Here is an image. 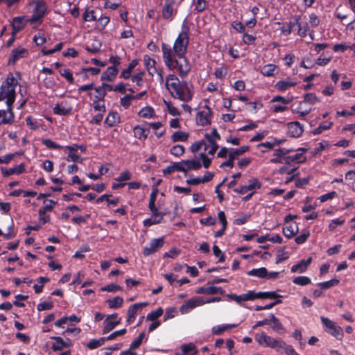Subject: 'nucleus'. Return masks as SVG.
<instances>
[{"label": "nucleus", "mask_w": 355, "mask_h": 355, "mask_svg": "<svg viewBox=\"0 0 355 355\" xmlns=\"http://www.w3.org/2000/svg\"><path fill=\"white\" fill-rule=\"evenodd\" d=\"M189 42V28L184 26L175 40L173 48L166 43L162 44V58L165 66L169 70L178 71L181 78L186 77L191 69V64L186 57Z\"/></svg>", "instance_id": "nucleus-1"}, {"label": "nucleus", "mask_w": 355, "mask_h": 355, "mask_svg": "<svg viewBox=\"0 0 355 355\" xmlns=\"http://www.w3.org/2000/svg\"><path fill=\"white\" fill-rule=\"evenodd\" d=\"M166 88L173 98L184 103L191 101L193 96L192 89L185 81L181 82L175 74H168L166 77Z\"/></svg>", "instance_id": "nucleus-2"}, {"label": "nucleus", "mask_w": 355, "mask_h": 355, "mask_svg": "<svg viewBox=\"0 0 355 355\" xmlns=\"http://www.w3.org/2000/svg\"><path fill=\"white\" fill-rule=\"evenodd\" d=\"M17 85V79L11 75L2 83L0 87V101L6 99L8 110H10V107L15 101V88Z\"/></svg>", "instance_id": "nucleus-3"}, {"label": "nucleus", "mask_w": 355, "mask_h": 355, "mask_svg": "<svg viewBox=\"0 0 355 355\" xmlns=\"http://www.w3.org/2000/svg\"><path fill=\"white\" fill-rule=\"evenodd\" d=\"M255 340L260 345L270 347L277 351L284 349L286 345L281 338H274L268 336L265 332H261L260 335L257 334Z\"/></svg>", "instance_id": "nucleus-4"}, {"label": "nucleus", "mask_w": 355, "mask_h": 355, "mask_svg": "<svg viewBox=\"0 0 355 355\" xmlns=\"http://www.w3.org/2000/svg\"><path fill=\"white\" fill-rule=\"evenodd\" d=\"M320 320L322 322L323 328L327 333L333 336L338 340H341L343 338V329L339 325H338L336 322L324 316H321Z\"/></svg>", "instance_id": "nucleus-5"}, {"label": "nucleus", "mask_w": 355, "mask_h": 355, "mask_svg": "<svg viewBox=\"0 0 355 355\" xmlns=\"http://www.w3.org/2000/svg\"><path fill=\"white\" fill-rule=\"evenodd\" d=\"M31 5H34L33 14L31 17L28 19V22L35 24L37 21H42L47 10V6L45 1H32V3H30V6Z\"/></svg>", "instance_id": "nucleus-6"}, {"label": "nucleus", "mask_w": 355, "mask_h": 355, "mask_svg": "<svg viewBox=\"0 0 355 355\" xmlns=\"http://www.w3.org/2000/svg\"><path fill=\"white\" fill-rule=\"evenodd\" d=\"M249 146H243L239 148L234 149L228 154V159L222 162L219 167L223 168L224 167L233 168L234 166V160L240 155L249 150Z\"/></svg>", "instance_id": "nucleus-7"}, {"label": "nucleus", "mask_w": 355, "mask_h": 355, "mask_svg": "<svg viewBox=\"0 0 355 355\" xmlns=\"http://www.w3.org/2000/svg\"><path fill=\"white\" fill-rule=\"evenodd\" d=\"M213 112L211 109L207 105L203 107V110L198 112L196 114V123L199 125L205 126L210 125Z\"/></svg>", "instance_id": "nucleus-8"}, {"label": "nucleus", "mask_w": 355, "mask_h": 355, "mask_svg": "<svg viewBox=\"0 0 355 355\" xmlns=\"http://www.w3.org/2000/svg\"><path fill=\"white\" fill-rule=\"evenodd\" d=\"M148 304V302H140L130 305L127 311V324H132L135 320L139 312L141 311V309Z\"/></svg>", "instance_id": "nucleus-9"}, {"label": "nucleus", "mask_w": 355, "mask_h": 355, "mask_svg": "<svg viewBox=\"0 0 355 355\" xmlns=\"http://www.w3.org/2000/svg\"><path fill=\"white\" fill-rule=\"evenodd\" d=\"M164 243V238H157L151 240L149 243V246H145L143 249V254L145 257H148L155 252H157L159 249H160Z\"/></svg>", "instance_id": "nucleus-10"}, {"label": "nucleus", "mask_w": 355, "mask_h": 355, "mask_svg": "<svg viewBox=\"0 0 355 355\" xmlns=\"http://www.w3.org/2000/svg\"><path fill=\"white\" fill-rule=\"evenodd\" d=\"M205 302L199 297H192L186 301L180 307L181 314H187L197 306L203 305Z\"/></svg>", "instance_id": "nucleus-11"}, {"label": "nucleus", "mask_w": 355, "mask_h": 355, "mask_svg": "<svg viewBox=\"0 0 355 355\" xmlns=\"http://www.w3.org/2000/svg\"><path fill=\"white\" fill-rule=\"evenodd\" d=\"M28 51L25 48H15L12 50L8 58V64H15L21 58L28 56Z\"/></svg>", "instance_id": "nucleus-12"}, {"label": "nucleus", "mask_w": 355, "mask_h": 355, "mask_svg": "<svg viewBox=\"0 0 355 355\" xmlns=\"http://www.w3.org/2000/svg\"><path fill=\"white\" fill-rule=\"evenodd\" d=\"M151 211V216L148 218L145 219L143 221V224L145 227H150L153 225H157L162 223L164 220V216L166 215V213L164 211H159L157 209V214H154L153 211Z\"/></svg>", "instance_id": "nucleus-13"}, {"label": "nucleus", "mask_w": 355, "mask_h": 355, "mask_svg": "<svg viewBox=\"0 0 355 355\" xmlns=\"http://www.w3.org/2000/svg\"><path fill=\"white\" fill-rule=\"evenodd\" d=\"M28 22V19L26 16H17L12 19L11 22L12 32L13 35H17L19 32L22 31Z\"/></svg>", "instance_id": "nucleus-14"}, {"label": "nucleus", "mask_w": 355, "mask_h": 355, "mask_svg": "<svg viewBox=\"0 0 355 355\" xmlns=\"http://www.w3.org/2000/svg\"><path fill=\"white\" fill-rule=\"evenodd\" d=\"M288 135L294 138L300 137L303 132L304 127L299 121H292L288 123Z\"/></svg>", "instance_id": "nucleus-15"}, {"label": "nucleus", "mask_w": 355, "mask_h": 355, "mask_svg": "<svg viewBox=\"0 0 355 355\" xmlns=\"http://www.w3.org/2000/svg\"><path fill=\"white\" fill-rule=\"evenodd\" d=\"M298 19H301V17L295 16L291 19H290L288 22L284 23L280 28L282 34H283L284 36L290 35L291 32L294 31V28L297 26V24H298Z\"/></svg>", "instance_id": "nucleus-16"}, {"label": "nucleus", "mask_w": 355, "mask_h": 355, "mask_svg": "<svg viewBox=\"0 0 355 355\" xmlns=\"http://www.w3.org/2000/svg\"><path fill=\"white\" fill-rule=\"evenodd\" d=\"M301 153H297L293 155H288L284 157V163L286 164H291L293 162L296 163H304L306 161V157L303 155L304 153L306 152V149L300 148L297 150Z\"/></svg>", "instance_id": "nucleus-17"}, {"label": "nucleus", "mask_w": 355, "mask_h": 355, "mask_svg": "<svg viewBox=\"0 0 355 355\" xmlns=\"http://www.w3.org/2000/svg\"><path fill=\"white\" fill-rule=\"evenodd\" d=\"M71 106L67 101H62L60 103L55 104L53 108L55 114L60 116H66L71 113Z\"/></svg>", "instance_id": "nucleus-18"}, {"label": "nucleus", "mask_w": 355, "mask_h": 355, "mask_svg": "<svg viewBox=\"0 0 355 355\" xmlns=\"http://www.w3.org/2000/svg\"><path fill=\"white\" fill-rule=\"evenodd\" d=\"M293 149H286L284 148H280L278 149L275 150L273 153V155L276 157L272 158L270 159V162L275 163V164H282L284 163V157L289 154L290 153L293 152Z\"/></svg>", "instance_id": "nucleus-19"}, {"label": "nucleus", "mask_w": 355, "mask_h": 355, "mask_svg": "<svg viewBox=\"0 0 355 355\" xmlns=\"http://www.w3.org/2000/svg\"><path fill=\"white\" fill-rule=\"evenodd\" d=\"M121 123V116L117 112L111 111L107 115L104 123L109 128L118 125Z\"/></svg>", "instance_id": "nucleus-20"}, {"label": "nucleus", "mask_w": 355, "mask_h": 355, "mask_svg": "<svg viewBox=\"0 0 355 355\" xmlns=\"http://www.w3.org/2000/svg\"><path fill=\"white\" fill-rule=\"evenodd\" d=\"M101 46L102 43L101 40L96 37H94L90 39L86 44L85 50L92 54H96L100 51Z\"/></svg>", "instance_id": "nucleus-21"}, {"label": "nucleus", "mask_w": 355, "mask_h": 355, "mask_svg": "<svg viewBox=\"0 0 355 355\" xmlns=\"http://www.w3.org/2000/svg\"><path fill=\"white\" fill-rule=\"evenodd\" d=\"M1 171L3 177H8L13 174H21L25 172V164L21 163L19 165L8 169L5 167H1Z\"/></svg>", "instance_id": "nucleus-22"}, {"label": "nucleus", "mask_w": 355, "mask_h": 355, "mask_svg": "<svg viewBox=\"0 0 355 355\" xmlns=\"http://www.w3.org/2000/svg\"><path fill=\"white\" fill-rule=\"evenodd\" d=\"M196 293L198 294H207V295H215L217 293H220L221 295L225 293V290L222 287H216V286H202L199 287L196 290Z\"/></svg>", "instance_id": "nucleus-23"}, {"label": "nucleus", "mask_w": 355, "mask_h": 355, "mask_svg": "<svg viewBox=\"0 0 355 355\" xmlns=\"http://www.w3.org/2000/svg\"><path fill=\"white\" fill-rule=\"evenodd\" d=\"M162 17L166 19H170L173 14H176L177 10L175 8V1H166L162 8Z\"/></svg>", "instance_id": "nucleus-24"}, {"label": "nucleus", "mask_w": 355, "mask_h": 355, "mask_svg": "<svg viewBox=\"0 0 355 355\" xmlns=\"http://www.w3.org/2000/svg\"><path fill=\"white\" fill-rule=\"evenodd\" d=\"M304 105V103L302 101L299 102L297 107L291 109L292 112L298 114L299 118L301 119H304V117L308 115L312 110L311 106L305 107Z\"/></svg>", "instance_id": "nucleus-25"}, {"label": "nucleus", "mask_w": 355, "mask_h": 355, "mask_svg": "<svg viewBox=\"0 0 355 355\" xmlns=\"http://www.w3.org/2000/svg\"><path fill=\"white\" fill-rule=\"evenodd\" d=\"M144 62L145 67L149 75L153 76L155 73L157 72V70L155 67L156 61L155 59L150 58L148 55H144Z\"/></svg>", "instance_id": "nucleus-26"}, {"label": "nucleus", "mask_w": 355, "mask_h": 355, "mask_svg": "<svg viewBox=\"0 0 355 355\" xmlns=\"http://www.w3.org/2000/svg\"><path fill=\"white\" fill-rule=\"evenodd\" d=\"M312 258L309 257L307 259L302 260L300 262L297 263V264L293 265L291 267V272H299L300 273L304 272L306 270L309 266L311 263Z\"/></svg>", "instance_id": "nucleus-27"}, {"label": "nucleus", "mask_w": 355, "mask_h": 355, "mask_svg": "<svg viewBox=\"0 0 355 355\" xmlns=\"http://www.w3.org/2000/svg\"><path fill=\"white\" fill-rule=\"evenodd\" d=\"M119 70L115 67H108L107 69L103 71L101 74V80H107V81H113L117 73Z\"/></svg>", "instance_id": "nucleus-28"}, {"label": "nucleus", "mask_w": 355, "mask_h": 355, "mask_svg": "<svg viewBox=\"0 0 355 355\" xmlns=\"http://www.w3.org/2000/svg\"><path fill=\"white\" fill-rule=\"evenodd\" d=\"M297 85L296 82L292 81L290 78L286 80H281L277 82L275 87L280 92H285L289 89L291 87H294Z\"/></svg>", "instance_id": "nucleus-29"}, {"label": "nucleus", "mask_w": 355, "mask_h": 355, "mask_svg": "<svg viewBox=\"0 0 355 355\" xmlns=\"http://www.w3.org/2000/svg\"><path fill=\"white\" fill-rule=\"evenodd\" d=\"M278 72V67L273 64H268L262 67L261 73L267 77L274 76Z\"/></svg>", "instance_id": "nucleus-30"}, {"label": "nucleus", "mask_w": 355, "mask_h": 355, "mask_svg": "<svg viewBox=\"0 0 355 355\" xmlns=\"http://www.w3.org/2000/svg\"><path fill=\"white\" fill-rule=\"evenodd\" d=\"M149 130L144 128L141 125H137L134 127L133 132L135 137L140 140H145L147 139L149 134Z\"/></svg>", "instance_id": "nucleus-31"}, {"label": "nucleus", "mask_w": 355, "mask_h": 355, "mask_svg": "<svg viewBox=\"0 0 355 355\" xmlns=\"http://www.w3.org/2000/svg\"><path fill=\"white\" fill-rule=\"evenodd\" d=\"M139 64V60L134 59L132 60L128 64V67L123 69L121 71L120 75V78L123 79H129L130 78L132 71L135 68V67Z\"/></svg>", "instance_id": "nucleus-32"}, {"label": "nucleus", "mask_w": 355, "mask_h": 355, "mask_svg": "<svg viewBox=\"0 0 355 355\" xmlns=\"http://www.w3.org/2000/svg\"><path fill=\"white\" fill-rule=\"evenodd\" d=\"M158 193V189L157 186L153 187L152 192L150 194L149 202H148V209L150 211H153L154 214H157V207L155 205V202L157 199V196Z\"/></svg>", "instance_id": "nucleus-33"}, {"label": "nucleus", "mask_w": 355, "mask_h": 355, "mask_svg": "<svg viewBox=\"0 0 355 355\" xmlns=\"http://www.w3.org/2000/svg\"><path fill=\"white\" fill-rule=\"evenodd\" d=\"M57 203L58 202L53 200H44V206L38 210V214L42 216L46 214L47 211H52Z\"/></svg>", "instance_id": "nucleus-34"}, {"label": "nucleus", "mask_w": 355, "mask_h": 355, "mask_svg": "<svg viewBox=\"0 0 355 355\" xmlns=\"http://www.w3.org/2000/svg\"><path fill=\"white\" fill-rule=\"evenodd\" d=\"M298 231L299 228L297 223L290 224L289 225L283 228V234L288 239H291L295 236Z\"/></svg>", "instance_id": "nucleus-35"}, {"label": "nucleus", "mask_w": 355, "mask_h": 355, "mask_svg": "<svg viewBox=\"0 0 355 355\" xmlns=\"http://www.w3.org/2000/svg\"><path fill=\"white\" fill-rule=\"evenodd\" d=\"M14 113L12 112V106L10 107V110H5L4 114L2 115L0 119V123L1 124H12L14 122Z\"/></svg>", "instance_id": "nucleus-36"}, {"label": "nucleus", "mask_w": 355, "mask_h": 355, "mask_svg": "<svg viewBox=\"0 0 355 355\" xmlns=\"http://www.w3.org/2000/svg\"><path fill=\"white\" fill-rule=\"evenodd\" d=\"M184 164L186 173H187L190 170H198L202 166L200 161L195 159L184 160Z\"/></svg>", "instance_id": "nucleus-37"}, {"label": "nucleus", "mask_w": 355, "mask_h": 355, "mask_svg": "<svg viewBox=\"0 0 355 355\" xmlns=\"http://www.w3.org/2000/svg\"><path fill=\"white\" fill-rule=\"evenodd\" d=\"M247 275L250 277H257L259 278H266L268 275V270L266 268H253L247 272Z\"/></svg>", "instance_id": "nucleus-38"}, {"label": "nucleus", "mask_w": 355, "mask_h": 355, "mask_svg": "<svg viewBox=\"0 0 355 355\" xmlns=\"http://www.w3.org/2000/svg\"><path fill=\"white\" fill-rule=\"evenodd\" d=\"M333 124L334 123L332 121H322L319 124L318 128H316L315 129H314L313 130L312 133L314 135H320L323 131L331 129V127L333 126Z\"/></svg>", "instance_id": "nucleus-39"}, {"label": "nucleus", "mask_w": 355, "mask_h": 355, "mask_svg": "<svg viewBox=\"0 0 355 355\" xmlns=\"http://www.w3.org/2000/svg\"><path fill=\"white\" fill-rule=\"evenodd\" d=\"M104 328L103 330V334H107L111 331L116 326L121 323V318H119L117 320L112 321L108 318H106L104 322Z\"/></svg>", "instance_id": "nucleus-40"}, {"label": "nucleus", "mask_w": 355, "mask_h": 355, "mask_svg": "<svg viewBox=\"0 0 355 355\" xmlns=\"http://www.w3.org/2000/svg\"><path fill=\"white\" fill-rule=\"evenodd\" d=\"M54 340V343L52 344L51 349L54 352L61 351L65 347L64 339L60 336H53L51 338Z\"/></svg>", "instance_id": "nucleus-41"}, {"label": "nucleus", "mask_w": 355, "mask_h": 355, "mask_svg": "<svg viewBox=\"0 0 355 355\" xmlns=\"http://www.w3.org/2000/svg\"><path fill=\"white\" fill-rule=\"evenodd\" d=\"M262 186L261 182L256 178H252L248 180V184L245 185L248 191H255L260 189Z\"/></svg>", "instance_id": "nucleus-42"}, {"label": "nucleus", "mask_w": 355, "mask_h": 355, "mask_svg": "<svg viewBox=\"0 0 355 355\" xmlns=\"http://www.w3.org/2000/svg\"><path fill=\"white\" fill-rule=\"evenodd\" d=\"M297 35L301 37H305L309 31V24L307 22L302 23L300 22V19H298V24H297Z\"/></svg>", "instance_id": "nucleus-43"}, {"label": "nucleus", "mask_w": 355, "mask_h": 355, "mask_svg": "<svg viewBox=\"0 0 355 355\" xmlns=\"http://www.w3.org/2000/svg\"><path fill=\"white\" fill-rule=\"evenodd\" d=\"M123 302V300L120 296H116L112 299L106 300V303L108 304L110 309H118L120 308Z\"/></svg>", "instance_id": "nucleus-44"}, {"label": "nucleus", "mask_w": 355, "mask_h": 355, "mask_svg": "<svg viewBox=\"0 0 355 355\" xmlns=\"http://www.w3.org/2000/svg\"><path fill=\"white\" fill-rule=\"evenodd\" d=\"M181 349L184 355H196L198 352L195 345L193 343L184 344Z\"/></svg>", "instance_id": "nucleus-45"}, {"label": "nucleus", "mask_w": 355, "mask_h": 355, "mask_svg": "<svg viewBox=\"0 0 355 355\" xmlns=\"http://www.w3.org/2000/svg\"><path fill=\"white\" fill-rule=\"evenodd\" d=\"M25 121H26V125L31 130H37L41 125V123L36 119L33 118L32 116H28L26 118Z\"/></svg>", "instance_id": "nucleus-46"}, {"label": "nucleus", "mask_w": 355, "mask_h": 355, "mask_svg": "<svg viewBox=\"0 0 355 355\" xmlns=\"http://www.w3.org/2000/svg\"><path fill=\"white\" fill-rule=\"evenodd\" d=\"M189 136V133L182 131H177L172 135L171 139L173 142L186 141Z\"/></svg>", "instance_id": "nucleus-47"}, {"label": "nucleus", "mask_w": 355, "mask_h": 355, "mask_svg": "<svg viewBox=\"0 0 355 355\" xmlns=\"http://www.w3.org/2000/svg\"><path fill=\"white\" fill-rule=\"evenodd\" d=\"M164 310L158 307L155 311H150L147 314L146 320L149 321H157V320L163 315Z\"/></svg>", "instance_id": "nucleus-48"}, {"label": "nucleus", "mask_w": 355, "mask_h": 355, "mask_svg": "<svg viewBox=\"0 0 355 355\" xmlns=\"http://www.w3.org/2000/svg\"><path fill=\"white\" fill-rule=\"evenodd\" d=\"M236 326H237L236 324L217 325V326H214V327H212L211 331H212L213 334L220 335L223 331H226V330H227L229 329H231V328H233V327H236Z\"/></svg>", "instance_id": "nucleus-49"}, {"label": "nucleus", "mask_w": 355, "mask_h": 355, "mask_svg": "<svg viewBox=\"0 0 355 355\" xmlns=\"http://www.w3.org/2000/svg\"><path fill=\"white\" fill-rule=\"evenodd\" d=\"M138 114L141 117L150 119L155 114V111L152 107L146 106L139 112Z\"/></svg>", "instance_id": "nucleus-50"}, {"label": "nucleus", "mask_w": 355, "mask_h": 355, "mask_svg": "<svg viewBox=\"0 0 355 355\" xmlns=\"http://www.w3.org/2000/svg\"><path fill=\"white\" fill-rule=\"evenodd\" d=\"M340 281L338 279H332L329 281L318 283V286L320 287L321 289L326 290L331 287L336 286L339 284Z\"/></svg>", "instance_id": "nucleus-51"}, {"label": "nucleus", "mask_w": 355, "mask_h": 355, "mask_svg": "<svg viewBox=\"0 0 355 355\" xmlns=\"http://www.w3.org/2000/svg\"><path fill=\"white\" fill-rule=\"evenodd\" d=\"M105 341V337H102L100 338L99 339H92L87 343V347L89 349H94L103 345Z\"/></svg>", "instance_id": "nucleus-52"}, {"label": "nucleus", "mask_w": 355, "mask_h": 355, "mask_svg": "<svg viewBox=\"0 0 355 355\" xmlns=\"http://www.w3.org/2000/svg\"><path fill=\"white\" fill-rule=\"evenodd\" d=\"M42 144H44L48 149L60 150L63 148V146L52 141L50 139H43L42 140Z\"/></svg>", "instance_id": "nucleus-53"}, {"label": "nucleus", "mask_w": 355, "mask_h": 355, "mask_svg": "<svg viewBox=\"0 0 355 355\" xmlns=\"http://www.w3.org/2000/svg\"><path fill=\"white\" fill-rule=\"evenodd\" d=\"M302 101L304 103V104L308 103L310 105H313L319 101V100L314 93H306L304 95Z\"/></svg>", "instance_id": "nucleus-54"}, {"label": "nucleus", "mask_w": 355, "mask_h": 355, "mask_svg": "<svg viewBox=\"0 0 355 355\" xmlns=\"http://www.w3.org/2000/svg\"><path fill=\"white\" fill-rule=\"evenodd\" d=\"M205 138L207 139V142L211 146V148L208 151V154L214 155L219 147L217 142L214 141V139H211L210 137H208V133H206L205 135Z\"/></svg>", "instance_id": "nucleus-55"}, {"label": "nucleus", "mask_w": 355, "mask_h": 355, "mask_svg": "<svg viewBox=\"0 0 355 355\" xmlns=\"http://www.w3.org/2000/svg\"><path fill=\"white\" fill-rule=\"evenodd\" d=\"M281 295L275 291L258 292V299H277Z\"/></svg>", "instance_id": "nucleus-56"}, {"label": "nucleus", "mask_w": 355, "mask_h": 355, "mask_svg": "<svg viewBox=\"0 0 355 355\" xmlns=\"http://www.w3.org/2000/svg\"><path fill=\"white\" fill-rule=\"evenodd\" d=\"M270 322L272 323V329L275 331H279L284 329L282 324L279 322V319L275 316L273 313L270 314Z\"/></svg>", "instance_id": "nucleus-57"}, {"label": "nucleus", "mask_w": 355, "mask_h": 355, "mask_svg": "<svg viewBox=\"0 0 355 355\" xmlns=\"http://www.w3.org/2000/svg\"><path fill=\"white\" fill-rule=\"evenodd\" d=\"M83 19L85 21H94L97 20V16L94 10L86 9L83 15Z\"/></svg>", "instance_id": "nucleus-58"}, {"label": "nucleus", "mask_w": 355, "mask_h": 355, "mask_svg": "<svg viewBox=\"0 0 355 355\" xmlns=\"http://www.w3.org/2000/svg\"><path fill=\"white\" fill-rule=\"evenodd\" d=\"M145 75V71H139L130 76L131 80L135 83L137 86L141 87L143 85V77Z\"/></svg>", "instance_id": "nucleus-59"}, {"label": "nucleus", "mask_w": 355, "mask_h": 355, "mask_svg": "<svg viewBox=\"0 0 355 355\" xmlns=\"http://www.w3.org/2000/svg\"><path fill=\"white\" fill-rule=\"evenodd\" d=\"M202 146H205V150H207V146L206 145V142L205 140L202 139L200 141H196L194 143H193L191 146H190V150L193 153H197L198 150H200V149L202 147Z\"/></svg>", "instance_id": "nucleus-60"}, {"label": "nucleus", "mask_w": 355, "mask_h": 355, "mask_svg": "<svg viewBox=\"0 0 355 355\" xmlns=\"http://www.w3.org/2000/svg\"><path fill=\"white\" fill-rule=\"evenodd\" d=\"M145 336H146V334L144 331H142L141 333H140L139 335L138 336V337L137 338H135L130 344V349H136L139 348V346L141 345L144 338H145Z\"/></svg>", "instance_id": "nucleus-61"}, {"label": "nucleus", "mask_w": 355, "mask_h": 355, "mask_svg": "<svg viewBox=\"0 0 355 355\" xmlns=\"http://www.w3.org/2000/svg\"><path fill=\"white\" fill-rule=\"evenodd\" d=\"M309 236L310 232L307 230H304L300 235L295 237V241L298 245L303 244L306 241Z\"/></svg>", "instance_id": "nucleus-62"}, {"label": "nucleus", "mask_w": 355, "mask_h": 355, "mask_svg": "<svg viewBox=\"0 0 355 355\" xmlns=\"http://www.w3.org/2000/svg\"><path fill=\"white\" fill-rule=\"evenodd\" d=\"M60 74L64 77L69 83L72 84L74 82L73 73L69 69H63L60 70Z\"/></svg>", "instance_id": "nucleus-63"}, {"label": "nucleus", "mask_w": 355, "mask_h": 355, "mask_svg": "<svg viewBox=\"0 0 355 355\" xmlns=\"http://www.w3.org/2000/svg\"><path fill=\"white\" fill-rule=\"evenodd\" d=\"M293 282L296 285L306 286L311 283V279L306 276H299L295 277Z\"/></svg>", "instance_id": "nucleus-64"}]
</instances>
